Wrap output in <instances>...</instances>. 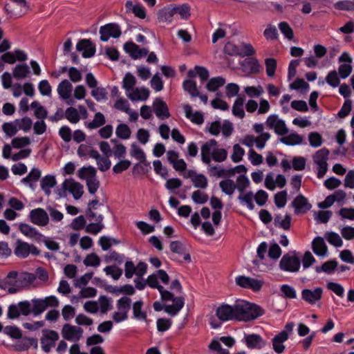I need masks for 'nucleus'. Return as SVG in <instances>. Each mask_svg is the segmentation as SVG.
I'll use <instances>...</instances> for the list:
<instances>
[{
	"instance_id": "nucleus-40",
	"label": "nucleus",
	"mask_w": 354,
	"mask_h": 354,
	"mask_svg": "<svg viewBox=\"0 0 354 354\" xmlns=\"http://www.w3.org/2000/svg\"><path fill=\"white\" fill-rule=\"evenodd\" d=\"M219 187L222 192L228 196H232L236 189L235 183L230 178L221 180Z\"/></svg>"
},
{
	"instance_id": "nucleus-1",
	"label": "nucleus",
	"mask_w": 354,
	"mask_h": 354,
	"mask_svg": "<svg viewBox=\"0 0 354 354\" xmlns=\"http://www.w3.org/2000/svg\"><path fill=\"white\" fill-rule=\"evenodd\" d=\"M46 309V304L43 299H33L31 302L24 300L17 304H10L8 308L7 317L10 319H15L20 315L28 316L31 313L34 316H37Z\"/></svg>"
},
{
	"instance_id": "nucleus-50",
	"label": "nucleus",
	"mask_w": 354,
	"mask_h": 354,
	"mask_svg": "<svg viewBox=\"0 0 354 354\" xmlns=\"http://www.w3.org/2000/svg\"><path fill=\"white\" fill-rule=\"evenodd\" d=\"M325 237L330 244H331L337 248L342 247L343 245V241H342L341 237L336 232H328L326 234Z\"/></svg>"
},
{
	"instance_id": "nucleus-64",
	"label": "nucleus",
	"mask_w": 354,
	"mask_h": 354,
	"mask_svg": "<svg viewBox=\"0 0 354 354\" xmlns=\"http://www.w3.org/2000/svg\"><path fill=\"white\" fill-rule=\"evenodd\" d=\"M108 93L106 91V88L103 87H95L91 91V95L97 100V102H100L102 100L107 99Z\"/></svg>"
},
{
	"instance_id": "nucleus-46",
	"label": "nucleus",
	"mask_w": 354,
	"mask_h": 354,
	"mask_svg": "<svg viewBox=\"0 0 354 354\" xmlns=\"http://www.w3.org/2000/svg\"><path fill=\"white\" fill-rule=\"evenodd\" d=\"M122 83V87L127 91H133V86L136 84V77L131 73L128 72L125 74L123 78Z\"/></svg>"
},
{
	"instance_id": "nucleus-39",
	"label": "nucleus",
	"mask_w": 354,
	"mask_h": 354,
	"mask_svg": "<svg viewBox=\"0 0 354 354\" xmlns=\"http://www.w3.org/2000/svg\"><path fill=\"white\" fill-rule=\"evenodd\" d=\"M105 123L104 115L102 113L97 112L95 114L93 120L86 124V127L89 129H95L102 127Z\"/></svg>"
},
{
	"instance_id": "nucleus-14",
	"label": "nucleus",
	"mask_w": 354,
	"mask_h": 354,
	"mask_svg": "<svg viewBox=\"0 0 354 354\" xmlns=\"http://www.w3.org/2000/svg\"><path fill=\"white\" fill-rule=\"evenodd\" d=\"M124 50L133 59H138L145 57L148 53V49L145 48H140L139 46L133 41H128L124 44Z\"/></svg>"
},
{
	"instance_id": "nucleus-15",
	"label": "nucleus",
	"mask_w": 354,
	"mask_h": 354,
	"mask_svg": "<svg viewBox=\"0 0 354 354\" xmlns=\"http://www.w3.org/2000/svg\"><path fill=\"white\" fill-rule=\"evenodd\" d=\"M216 315L220 320L223 322L236 320L235 304L234 306L223 304L218 307Z\"/></svg>"
},
{
	"instance_id": "nucleus-4",
	"label": "nucleus",
	"mask_w": 354,
	"mask_h": 354,
	"mask_svg": "<svg viewBox=\"0 0 354 354\" xmlns=\"http://www.w3.org/2000/svg\"><path fill=\"white\" fill-rule=\"evenodd\" d=\"M14 253L19 258L26 259L30 254L34 256L39 255L40 250L35 245L18 239L15 243Z\"/></svg>"
},
{
	"instance_id": "nucleus-7",
	"label": "nucleus",
	"mask_w": 354,
	"mask_h": 354,
	"mask_svg": "<svg viewBox=\"0 0 354 354\" xmlns=\"http://www.w3.org/2000/svg\"><path fill=\"white\" fill-rule=\"evenodd\" d=\"M235 282L237 286L243 288L250 289L254 292L259 291L263 286V282L261 281L243 275L236 277L235 278Z\"/></svg>"
},
{
	"instance_id": "nucleus-51",
	"label": "nucleus",
	"mask_w": 354,
	"mask_h": 354,
	"mask_svg": "<svg viewBox=\"0 0 354 354\" xmlns=\"http://www.w3.org/2000/svg\"><path fill=\"white\" fill-rule=\"evenodd\" d=\"M131 299L128 297H122L117 301V308L120 311L128 315L131 308Z\"/></svg>"
},
{
	"instance_id": "nucleus-11",
	"label": "nucleus",
	"mask_w": 354,
	"mask_h": 354,
	"mask_svg": "<svg viewBox=\"0 0 354 354\" xmlns=\"http://www.w3.org/2000/svg\"><path fill=\"white\" fill-rule=\"evenodd\" d=\"M241 342L251 350L261 349L266 345V342L261 337V336L256 333H244V337Z\"/></svg>"
},
{
	"instance_id": "nucleus-2",
	"label": "nucleus",
	"mask_w": 354,
	"mask_h": 354,
	"mask_svg": "<svg viewBox=\"0 0 354 354\" xmlns=\"http://www.w3.org/2000/svg\"><path fill=\"white\" fill-rule=\"evenodd\" d=\"M236 320L250 321L265 314V310L260 306L244 300L235 304Z\"/></svg>"
},
{
	"instance_id": "nucleus-63",
	"label": "nucleus",
	"mask_w": 354,
	"mask_h": 354,
	"mask_svg": "<svg viewBox=\"0 0 354 354\" xmlns=\"http://www.w3.org/2000/svg\"><path fill=\"white\" fill-rule=\"evenodd\" d=\"M30 144V139L27 137L15 138L12 140V145L15 149H21Z\"/></svg>"
},
{
	"instance_id": "nucleus-29",
	"label": "nucleus",
	"mask_w": 354,
	"mask_h": 354,
	"mask_svg": "<svg viewBox=\"0 0 354 354\" xmlns=\"http://www.w3.org/2000/svg\"><path fill=\"white\" fill-rule=\"evenodd\" d=\"M72 90L73 85L68 80H62L57 86V93L64 100H67L71 97Z\"/></svg>"
},
{
	"instance_id": "nucleus-31",
	"label": "nucleus",
	"mask_w": 354,
	"mask_h": 354,
	"mask_svg": "<svg viewBox=\"0 0 354 354\" xmlns=\"http://www.w3.org/2000/svg\"><path fill=\"white\" fill-rule=\"evenodd\" d=\"M29 66L26 64H17L12 71V75L17 80L25 79L30 74Z\"/></svg>"
},
{
	"instance_id": "nucleus-42",
	"label": "nucleus",
	"mask_w": 354,
	"mask_h": 354,
	"mask_svg": "<svg viewBox=\"0 0 354 354\" xmlns=\"http://www.w3.org/2000/svg\"><path fill=\"white\" fill-rule=\"evenodd\" d=\"M289 86L290 89L300 91L303 93H306L310 88V85L301 78H297Z\"/></svg>"
},
{
	"instance_id": "nucleus-41",
	"label": "nucleus",
	"mask_w": 354,
	"mask_h": 354,
	"mask_svg": "<svg viewBox=\"0 0 354 354\" xmlns=\"http://www.w3.org/2000/svg\"><path fill=\"white\" fill-rule=\"evenodd\" d=\"M175 14H178L180 18L184 20H187L191 15V8L188 3H183L179 6H174Z\"/></svg>"
},
{
	"instance_id": "nucleus-52",
	"label": "nucleus",
	"mask_w": 354,
	"mask_h": 354,
	"mask_svg": "<svg viewBox=\"0 0 354 354\" xmlns=\"http://www.w3.org/2000/svg\"><path fill=\"white\" fill-rule=\"evenodd\" d=\"M287 196L288 193L286 190H283L275 194L274 201L278 208H282L286 205L287 203Z\"/></svg>"
},
{
	"instance_id": "nucleus-44",
	"label": "nucleus",
	"mask_w": 354,
	"mask_h": 354,
	"mask_svg": "<svg viewBox=\"0 0 354 354\" xmlns=\"http://www.w3.org/2000/svg\"><path fill=\"white\" fill-rule=\"evenodd\" d=\"M131 133V129L126 124H120L116 127L115 134L119 138L127 140L130 138Z\"/></svg>"
},
{
	"instance_id": "nucleus-10",
	"label": "nucleus",
	"mask_w": 354,
	"mask_h": 354,
	"mask_svg": "<svg viewBox=\"0 0 354 354\" xmlns=\"http://www.w3.org/2000/svg\"><path fill=\"white\" fill-rule=\"evenodd\" d=\"M83 334V329L80 327L65 324L62 330V337L71 342L79 341Z\"/></svg>"
},
{
	"instance_id": "nucleus-9",
	"label": "nucleus",
	"mask_w": 354,
	"mask_h": 354,
	"mask_svg": "<svg viewBox=\"0 0 354 354\" xmlns=\"http://www.w3.org/2000/svg\"><path fill=\"white\" fill-rule=\"evenodd\" d=\"M29 219L32 223L41 227L47 225L49 222L48 214L41 207L32 209L29 214Z\"/></svg>"
},
{
	"instance_id": "nucleus-27",
	"label": "nucleus",
	"mask_w": 354,
	"mask_h": 354,
	"mask_svg": "<svg viewBox=\"0 0 354 354\" xmlns=\"http://www.w3.org/2000/svg\"><path fill=\"white\" fill-rule=\"evenodd\" d=\"M130 154L145 166L149 167L150 162L147 160L144 151L140 148L136 143H133L131 145Z\"/></svg>"
},
{
	"instance_id": "nucleus-43",
	"label": "nucleus",
	"mask_w": 354,
	"mask_h": 354,
	"mask_svg": "<svg viewBox=\"0 0 354 354\" xmlns=\"http://www.w3.org/2000/svg\"><path fill=\"white\" fill-rule=\"evenodd\" d=\"M328 155L329 150L325 147L318 150L313 156L315 163L317 165L327 163Z\"/></svg>"
},
{
	"instance_id": "nucleus-37",
	"label": "nucleus",
	"mask_w": 354,
	"mask_h": 354,
	"mask_svg": "<svg viewBox=\"0 0 354 354\" xmlns=\"http://www.w3.org/2000/svg\"><path fill=\"white\" fill-rule=\"evenodd\" d=\"M0 288L8 290L10 294H15L19 292V288L16 287V284L13 279H8V274L5 279L0 281Z\"/></svg>"
},
{
	"instance_id": "nucleus-26",
	"label": "nucleus",
	"mask_w": 354,
	"mask_h": 354,
	"mask_svg": "<svg viewBox=\"0 0 354 354\" xmlns=\"http://www.w3.org/2000/svg\"><path fill=\"white\" fill-rule=\"evenodd\" d=\"M144 305V302L142 300H138L133 304L132 310H133V318L140 320V321H147V314L145 310H142V307Z\"/></svg>"
},
{
	"instance_id": "nucleus-54",
	"label": "nucleus",
	"mask_w": 354,
	"mask_h": 354,
	"mask_svg": "<svg viewBox=\"0 0 354 354\" xmlns=\"http://www.w3.org/2000/svg\"><path fill=\"white\" fill-rule=\"evenodd\" d=\"M279 28L281 32L284 35V37L291 40L294 37V32L292 28L286 21L280 22L278 25Z\"/></svg>"
},
{
	"instance_id": "nucleus-18",
	"label": "nucleus",
	"mask_w": 354,
	"mask_h": 354,
	"mask_svg": "<svg viewBox=\"0 0 354 354\" xmlns=\"http://www.w3.org/2000/svg\"><path fill=\"white\" fill-rule=\"evenodd\" d=\"M322 293L323 290L320 287L315 288L314 290L306 288L301 291V298L310 304H315L321 299Z\"/></svg>"
},
{
	"instance_id": "nucleus-23",
	"label": "nucleus",
	"mask_w": 354,
	"mask_h": 354,
	"mask_svg": "<svg viewBox=\"0 0 354 354\" xmlns=\"http://www.w3.org/2000/svg\"><path fill=\"white\" fill-rule=\"evenodd\" d=\"M312 250L313 252L320 257H324L328 252L327 245L321 236L315 237L312 242Z\"/></svg>"
},
{
	"instance_id": "nucleus-33",
	"label": "nucleus",
	"mask_w": 354,
	"mask_h": 354,
	"mask_svg": "<svg viewBox=\"0 0 354 354\" xmlns=\"http://www.w3.org/2000/svg\"><path fill=\"white\" fill-rule=\"evenodd\" d=\"M149 96V91L148 88L145 87H142L140 88H136L133 90V93H129L128 97L131 100H146Z\"/></svg>"
},
{
	"instance_id": "nucleus-8",
	"label": "nucleus",
	"mask_w": 354,
	"mask_h": 354,
	"mask_svg": "<svg viewBox=\"0 0 354 354\" xmlns=\"http://www.w3.org/2000/svg\"><path fill=\"white\" fill-rule=\"evenodd\" d=\"M43 335L41 338L42 350L48 353L52 347L55 346V342L59 339V334L53 330H43Z\"/></svg>"
},
{
	"instance_id": "nucleus-3",
	"label": "nucleus",
	"mask_w": 354,
	"mask_h": 354,
	"mask_svg": "<svg viewBox=\"0 0 354 354\" xmlns=\"http://www.w3.org/2000/svg\"><path fill=\"white\" fill-rule=\"evenodd\" d=\"M301 268V260L296 251L284 254L280 260L279 268L288 272H297Z\"/></svg>"
},
{
	"instance_id": "nucleus-49",
	"label": "nucleus",
	"mask_w": 354,
	"mask_h": 354,
	"mask_svg": "<svg viewBox=\"0 0 354 354\" xmlns=\"http://www.w3.org/2000/svg\"><path fill=\"white\" fill-rule=\"evenodd\" d=\"M41 171L38 168H32L29 174L21 180L23 183H36L41 177Z\"/></svg>"
},
{
	"instance_id": "nucleus-36",
	"label": "nucleus",
	"mask_w": 354,
	"mask_h": 354,
	"mask_svg": "<svg viewBox=\"0 0 354 354\" xmlns=\"http://www.w3.org/2000/svg\"><path fill=\"white\" fill-rule=\"evenodd\" d=\"M183 88L184 91L187 92L192 97L199 95L197 84L194 80L189 79L185 80L183 82Z\"/></svg>"
},
{
	"instance_id": "nucleus-57",
	"label": "nucleus",
	"mask_w": 354,
	"mask_h": 354,
	"mask_svg": "<svg viewBox=\"0 0 354 354\" xmlns=\"http://www.w3.org/2000/svg\"><path fill=\"white\" fill-rule=\"evenodd\" d=\"M326 82L333 88L338 86L340 84V80L336 71H330L326 77Z\"/></svg>"
},
{
	"instance_id": "nucleus-47",
	"label": "nucleus",
	"mask_w": 354,
	"mask_h": 354,
	"mask_svg": "<svg viewBox=\"0 0 354 354\" xmlns=\"http://www.w3.org/2000/svg\"><path fill=\"white\" fill-rule=\"evenodd\" d=\"M64 117L73 124L77 123L80 120V116L77 110L74 107H68L66 109Z\"/></svg>"
},
{
	"instance_id": "nucleus-20",
	"label": "nucleus",
	"mask_w": 354,
	"mask_h": 354,
	"mask_svg": "<svg viewBox=\"0 0 354 354\" xmlns=\"http://www.w3.org/2000/svg\"><path fill=\"white\" fill-rule=\"evenodd\" d=\"M19 228L24 235L31 238L37 242H41L44 238V235L40 233L37 228L27 223H21Z\"/></svg>"
},
{
	"instance_id": "nucleus-61",
	"label": "nucleus",
	"mask_w": 354,
	"mask_h": 354,
	"mask_svg": "<svg viewBox=\"0 0 354 354\" xmlns=\"http://www.w3.org/2000/svg\"><path fill=\"white\" fill-rule=\"evenodd\" d=\"M86 266L97 267L100 264V259L95 253L88 254L83 261Z\"/></svg>"
},
{
	"instance_id": "nucleus-5",
	"label": "nucleus",
	"mask_w": 354,
	"mask_h": 354,
	"mask_svg": "<svg viewBox=\"0 0 354 354\" xmlns=\"http://www.w3.org/2000/svg\"><path fill=\"white\" fill-rule=\"evenodd\" d=\"M100 40L107 41L110 37L119 38L122 34L120 26L115 23H109L100 28Z\"/></svg>"
},
{
	"instance_id": "nucleus-17",
	"label": "nucleus",
	"mask_w": 354,
	"mask_h": 354,
	"mask_svg": "<svg viewBox=\"0 0 354 354\" xmlns=\"http://www.w3.org/2000/svg\"><path fill=\"white\" fill-rule=\"evenodd\" d=\"M184 178H190L196 188L206 189L208 185L207 177L202 174H197L195 170L190 169L184 175Z\"/></svg>"
},
{
	"instance_id": "nucleus-19",
	"label": "nucleus",
	"mask_w": 354,
	"mask_h": 354,
	"mask_svg": "<svg viewBox=\"0 0 354 354\" xmlns=\"http://www.w3.org/2000/svg\"><path fill=\"white\" fill-rule=\"evenodd\" d=\"M153 108L156 115L161 120L168 118L170 116L166 102L160 98L155 99L153 103Z\"/></svg>"
},
{
	"instance_id": "nucleus-28",
	"label": "nucleus",
	"mask_w": 354,
	"mask_h": 354,
	"mask_svg": "<svg viewBox=\"0 0 354 354\" xmlns=\"http://www.w3.org/2000/svg\"><path fill=\"white\" fill-rule=\"evenodd\" d=\"M56 184L55 177L53 175L45 176L40 180L41 188L48 196L51 194L50 189L54 187Z\"/></svg>"
},
{
	"instance_id": "nucleus-24",
	"label": "nucleus",
	"mask_w": 354,
	"mask_h": 354,
	"mask_svg": "<svg viewBox=\"0 0 354 354\" xmlns=\"http://www.w3.org/2000/svg\"><path fill=\"white\" fill-rule=\"evenodd\" d=\"M185 117L189 119L193 123L196 124H202L204 122L203 114L200 111L192 113V107L190 104H187L183 106Z\"/></svg>"
},
{
	"instance_id": "nucleus-45",
	"label": "nucleus",
	"mask_w": 354,
	"mask_h": 354,
	"mask_svg": "<svg viewBox=\"0 0 354 354\" xmlns=\"http://www.w3.org/2000/svg\"><path fill=\"white\" fill-rule=\"evenodd\" d=\"M256 50L252 46V44L249 43H241L239 45V57H244L252 56L255 54Z\"/></svg>"
},
{
	"instance_id": "nucleus-48",
	"label": "nucleus",
	"mask_w": 354,
	"mask_h": 354,
	"mask_svg": "<svg viewBox=\"0 0 354 354\" xmlns=\"http://www.w3.org/2000/svg\"><path fill=\"white\" fill-rule=\"evenodd\" d=\"M3 332L13 339H20L22 337L21 330L16 326H6L3 327Z\"/></svg>"
},
{
	"instance_id": "nucleus-56",
	"label": "nucleus",
	"mask_w": 354,
	"mask_h": 354,
	"mask_svg": "<svg viewBox=\"0 0 354 354\" xmlns=\"http://www.w3.org/2000/svg\"><path fill=\"white\" fill-rule=\"evenodd\" d=\"M282 296L286 299H295L297 292L295 289L288 284H283L280 287Z\"/></svg>"
},
{
	"instance_id": "nucleus-35",
	"label": "nucleus",
	"mask_w": 354,
	"mask_h": 354,
	"mask_svg": "<svg viewBox=\"0 0 354 354\" xmlns=\"http://www.w3.org/2000/svg\"><path fill=\"white\" fill-rule=\"evenodd\" d=\"M280 141L286 145L293 146L301 144L303 138L297 133H291L288 136L281 138Z\"/></svg>"
},
{
	"instance_id": "nucleus-34",
	"label": "nucleus",
	"mask_w": 354,
	"mask_h": 354,
	"mask_svg": "<svg viewBox=\"0 0 354 354\" xmlns=\"http://www.w3.org/2000/svg\"><path fill=\"white\" fill-rule=\"evenodd\" d=\"M337 261L335 259L330 260L324 262L322 266H316L315 270L316 272L320 273L324 272L326 274L333 273L337 266Z\"/></svg>"
},
{
	"instance_id": "nucleus-55",
	"label": "nucleus",
	"mask_w": 354,
	"mask_h": 354,
	"mask_svg": "<svg viewBox=\"0 0 354 354\" xmlns=\"http://www.w3.org/2000/svg\"><path fill=\"white\" fill-rule=\"evenodd\" d=\"M227 152L225 149L214 148L212 158L215 162H221L226 160Z\"/></svg>"
},
{
	"instance_id": "nucleus-38",
	"label": "nucleus",
	"mask_w": 354,
	"mask_h": 354,
	"mask_svg": "<svg viewBox=\"0 0 354 354\" xmlns=\"http://www.w3.org/2000/svg\"><path fill=\"white\" fill-rule=\"evenodd\" d=\"M96 176V170L92 166L82 167L77 171V176L82 180L89 179Z\"/></svg>"
},
{
	"instance_id": "nucleus-13",
	"label": "nucleus",
	"mask_w": 354,
	"mask_h": 354,
	"mask_svg": "<svg viewBox=\"0 0 354 354\" xmlns=\"http://www.w3.org/2000/svg\"><path fill=\"white\" fill-rule=\"evenodd\" d=\"M77 51L82 52L84 58H90L95 55L96 52L95 45L90 39H81L76 45Z\"/></svg>"
},
{
	"instance_id": "nucleus-62",
	"label": "nucleus",
	"mask_w": 354,
	"mask_h": 354,
	"mask_svg": "<svg viewBox=\"0 0 354 354\" xmlns=\"http://www.w3.org/2000/svg\"><path fill=\"white\" fill-rule=\"evenodd\" d=\"M352 109V101L349 99H346L340 110L337 113V116L340 118H344L349 115Z\"/></svg>"
},
{
	"instance_id": "nucleus-21",
	"label": "nucleus",
	"mask_w": 354,
	"mask_h": 354,
	"mask_svg": "<svg viewBox=\"0 0 354 354\" xmlns=\"http://www.w3.org/2000/svg\"><path fill=\"white\" fill-rule=\"evenodd\" d=\"M288 334L286 330H282L276 335L272 339L274 351L277 354H281L285 350L283 343L288 340Z\"/></svg>"
},
{
	"instance_id": "nucleus-60",
	"label": "nucleus",
	"mask_w": 354,
	"mask_h": 354,
	"mask_svg": "<svg viewBox=\"0 0 354 354\" xmlns=\"http://www.w3.org/2000/svg\"><path fill=\"white\" fill-rule=\"evenodd\" d=\"M333 215L330 210L318 211L315 212V219L319 223H326Z\"/></svg>"
},
{
	"instance_id": "nucleus-16",
	"label": "nucleus",
	"mask_w": 354,
	"mask_h": 354,
	"mask_svg": "<svg viewBox=\"0 0 354 354\" xmlns=\"http://www.w3.org/2000/svg\"><path fill=\"white\" fill-rule=\"evenodd\" d=\"M62 185L64 190H68L76 200L80 199L84 193L83 185L72 178L66 179Z\"/></svg>"
},
{
	"instance_id": "nucleus-22",
	"label": "nucleus",
	"mask_w": 354,
	"mask_h": 354,
	"mask_svg": "<svg viewBox=\"0 0 354 354\" xmlns=\"http://www.w3.org/2000/svg\"><path fill=\"white\" fill-rule=\"evenodd\" d=\"M242 68L245 72L249 74H257L260 71L261 66L254 57H247L242 63Z\"/></svg>"
},
{
	"instance_id": "nucleus-32",
	"label": "nucleus",
	"mask_w": 354,
	"mask_h": 354,
	"mask_svg": "<svg viewBox=\"0 0 354 354\" xmlns=\"http://www.w3.org/2000/svg\"><path fill=\"white\" fill-rule=\"evenodd\" d=\"M225 79L221 76L212 77L206 84V88L210 92L216 91L225 84Z\"/></svg>"
},
{
	"instance_id": "nucleus-30",
	"label": "nucleus",
	"mask_w": 354,
	"mask_h": 354,
	"mask_svg": "<svg viewBox=\"0 0 354 354\" xmlns=\"http://www.w3.org/2000/svg\"><path fill=\"white\" fill-rule=\"evenodd\" d=\"M175 14L173 5H167L159 10L158 13V19L161 21L171 22Z\"/></svg>"
},
{
	"instance_id": "nucleus-12",
	"label": "nucleus",
	"mask_w": 354,
	"mask_h": 354,
	"mask_svg": "<svg viewBox=\"0 0 354 354\" xmlns=\"http://www.w3.org/2000/svg\"><path fill=\"white\" fill-rule=\"evenodd\" d=\"M291 206L295 209V214L297 215L306 214L312 208L308 198L301 194L294 198Z\"/></svg>"
},
{
	"instance_id": "nucleus-53",
	"label": "nucleus",
	"mask_w": 354,
	"mask_h": 354,
	"mask_svg": "<svg viewBox=\"0 0 354 354\" xmlns=\"http://www.w3.org/2000/svg\"><path fill=\"white\" fill-rule=\"evenodd\" d=\"M106 275H110L114 280H118L122 274V270L115 266H108L104 268Z\"/></svg>"
},
{
	"instance_id": "nucleus-59",
	"label": "nucleus",
	"mask_w": 354,
	"mask_h": 354,
	"mask_svg": "<svg viewBox=\"0 0 354 354\" xmlns=\"http://www.w3.org/2000/svg\"><path fill=\"white\" fill-rule=\"evenodd\" d=\"M245 153V150L239 144H235L233 146V153L231 156L232 160L234 162H239L242 160L243 156Z\"/></svg>"
},
{
	"instance_id": "nucleus-6",
	"label": "nucleus",
	"mask_w": 354,
	"mask_h": 354,
	"mask_svg": "<svg viewBox=\"0 0 354 354\" xmlns=\"http://www.w3.org/2000/svg\"><path fill=\"white\" fill-rule=\"evenodd\" d=\"M8 279H13L16 287L19 289L21 287H26L32 283L36 279V276L29 272H23L19 275L17 272L11 271L8 273Z\"/></svg>"
},
{
	"instance_id": "nucleus-58",
	"label": "nucleus",
	"mask_w": 354,
	"mask_h": 354,
	"mask_svg": "<svg viewBox=\"0 0 354 354\" xmlns=\"http://www.w3.org/2000/svg\"><path fill=\"white\" fill-rule=\"evenodd\" d=\"M263 35L268 40H275L278 39L279 33L275 26L269 24L265 29Z\"/></svg>"
},
{
	"instance_id": "nucleus-25",
	"label": "nucleus",
	"mask_w": 354,
	"mask_h": 354,
	"mask_svg": "<svg viewBox=\"0 0 354 354\" xmlns=\"http://www.w3.org/2000/svg\"><path fill=\"white\" fill-rule=\"evenodd\" d=\"M174 304L167 305L165 307V311L171 316L176 315L178 312L183 308L185 304L184 298L182 297H177L173 301Z\"/></svg>"
}]
</instances>
